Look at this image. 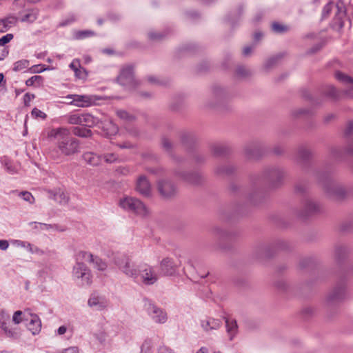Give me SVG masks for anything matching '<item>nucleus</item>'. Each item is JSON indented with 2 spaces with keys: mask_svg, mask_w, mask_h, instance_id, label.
Masks as SVG:
<instances>
[{
  "mask_svg": "<svg viewBox=\"0 0 353 353\" xmlns=\"http://www.w3.org/2000/svg\"><path fill=\"white\" fill-rule=\"evenodd\" d=\"M272 30L275 33L281 34L287 32L288 30V27L278 22H274L272 24Z\"/></svg>",
  "mask_w": 353,
  "mask_h": 353,
  "instance_id": "79ce46f5",
  "label": "nucleus"
},
{
  "mask_svg": "<svg viewBox=\"0 0 353 353\" xmlns=\"http://www.w3.org/2000/svg\"><path fill=\"white\" fill-rule=\"evenodd\" d=\"M94 34V33L92 31L83 30V31H80L77 33V39H84V38H86L88 37L92 36Z\"/></svg>",
  "mask_w": 353,
  "mask_h": 353,
  "instance_id": "4d7b16f0",
  "label": "nucleus"
},
{
  "mask_svg": "<svg viewBox=\"0 0 353 353\" xmlns=\"http://www.w3.org/2000/svg\"><path fill=\"white\" fill-rule=\"evenodd\" d=\"M148 37L152 40L161 39L163 37V35L160 32H149Z\"/></svg>",
  "mask_w": 353,
  "mask_h": 353,
  "instance_id": "338daca9",
  "label": "nucleus"
},
{
  "mask_svg": "<svg viewBox=\"0 0 353 353\" xmlns=\"http://www.w3.org/2000/svg\"><path fill=\"white\" fill-rule=\"evenodd\" d=\"M284 176V171L276 166L266 168L263 173V179L272 186L279 185Z\"/></svg>",
  "mask_w": 353,
  "mask_h": 353,
  "instance_id": "6e6552de",
  "label": "nucleus"
},
{
  "mask_svg": "<svg viewBox=\"0 0 353 353\" xmlns=\"http://www.w3.org/2000/svg\"><path fill=\"white\" fill-rule=\"evenodd\" d=\"M175 175L189 184L196 185L201 181V175L197 172L184 173L176 171Z\"/></svg>",
  "mask_w": 353,
  "mask_h": 353,
  "instance_id": "6ab92c4d",
  "label": "nucleus"
},
{
  "mask_svg": "<svg viewBox=\"0 0 353 353\" xmlns=\"http://www.w3.org/2000/svg\"><path fill=\"white\" fill-rule=\"evenodd\" d=\"M345 295V286L343 283L338 284L328 296L330 302L342 300Z\"/></svg>",
  "mask_w": 353,
  "mask_h": 353,
  "instance_id": "412c9836",
  "label": "nucleus"
},
{
  "mask_svg": "<svg viewBox=\"0 0 353 353\" xmlns=\"http://www.w3.org/2000/svg\"><path fill=\"white\" fill-rule=\"evenodd\" d=\"M222 324L220 319H216L211 317H208L205 319L201 320V326L205 332H209L212 330L219 329Z\"/></svg>",
  "mask_w": 353,
  "mask_h": 353,
  "instance_id": "5701e85b",
  "label": "nucleus"
},
{
  "mask_svg": "<svg viewBox=\"0 0 353 353\" xmlns=\"http://www.w3.org/2000/svg\"><path fill=\"white\" fill-rule=\"evenodd\" d=\"M30 224H34L35 228H38V225L39 226V228L41 230H49L51 228H54V225L47 224V223H42L39 222H32Z\"/></svg>",
  "mask_w": 353,
  "mask_h": 353,
  "instance_id": "13d9d810",
  "label": "nucleus"
},
{
  "mask_svg": "<svg viewBox=\"0 0 353 353\" xmlns=\"http://www.w3.org/2000/svg\"><path fill=\"white\" fill-rule=\"evenodd\" d=\"M263 146L259 143H250L244 149V154L248 159H256L263 154Z\"/></svg>",
  "mask_w": 353,
  "mask_h": 353,
  "instance_id": "f8f14e48",
  "label": "nucleus"
},
{
  "mask_svg": "<svg viewBox=\"0 0 353 353\" xmlns=\"http://www.w3.org/2000/svg\"><path fill=\"white\" fill-rule=\"evenodd\" d=\"M234 168L231 165H224L216 169V173L219 175H230L234 171Z\"/></svg>",
  "mask_w": 353,
  "mask_h": 353,
  "instance_id": "c9c22d12",
  "label": "nucleus"
},
{
  "mask_svg": "<svg viewBox=\"0 0 353 353\" xmlns=\"http://www.w3.org/2000/svg\"><path fill=\"white\" fill-rule=\"evenodd\" d=\"M99 124V119L89 113L81 114V126L92 128Z\"/></svg>",
  "mask_w": 353,
  "mask_h": 353,
  "instance_id": "cd10ccee",
  "label": "nucleus"
},
{
  "mask_svg": "<svg viewBox=\"0 0 353 353\" xmlns=\"http://www.w3.org/2000/svg\"><path fill=\"white\" fill-rule=\"evenodd\" d=\"M0 161L5 170L10 174L17 172V167L14 162L7 156L1 157Z\"/></svg>",
  "mask_w": 353,
  "mask_h": 353,
  "instance_id": "bb28decb",
  "label": "nucleus"
},
{
  "mask_svg": "<svg viewBox=\"0 0 353 353\" xmlns=\"http://www.w3.org/2000/svg\"><path fill=\"white\" fill-rule=\"evenodd\" d=\"M347 252V248L344 245H339L336 248L335 254L336 256L340 259L341 257L345 256Z\"/></svg>",
  "mask_w": 353,
  "mask_h": 353,
  "instance_id": "09e8293b",
  "label": "nucleus"
},
{
  "mask_svg": "<svg viewBox=\"0 0 353 353\" xmlns=\"http://www.w3.org/2000/svg\"><path fill=\"white\" fill-rule=\"evenodd\" d=\"M322 92L324 95L332 99H336L339 96V91L331 85H325Z\"/></svg>",
  "mask_w": 353,
  "mask_h": 353,
  "instance_id": "473e14b6",
  "label": "nucleus"
},
{
  "mask_svg": "<svg viewBox=\"0 0 353 353\" xmlns=\"http://www.w3.org/2000/svg\"><path fill=\"white\" fill-rule=\"evenodd\" d=\"M14 36L12 34L9 33L7 34L2 37L0 38V46H3L6 43H9L12 39Z\"/></svg>",
  "mask_w": 353,
  "mask_h": 353,
  "instance_id": "6e6d98bb",
  "label": "nucleus"
},
{
  "mask_svg": "<svg viewBox=\"0 0 353 353\" xmlns=\"http://www.w3.org/2000/svg\"><path fill=\"white\" fill-rule=\"evenodd\" d=\"M317 179L330 196L335 199H342L345 195L344 188L332 179L330 173L318 174Z\"/></svg>",
  "mask_w": 353,
  "mask_h": 353,
  "instance_id": "f03ea898",
  "label": "nucleus"
},
{
  "mask_svg": "<svg viewBox=\"0 0 353 353\" xmlns=\"http://www.w3.org/2000/svg\"><path fill=\"white\" fill-rule=\"evenodd\" d=\"M119 83L129 90L135 88L138 85L134 77V66L132 65H127L122 68L118 77Z\"/></svg>",
  "mask_w": 353,
  "mask_h": 353,
  "instance_id": "0eeeda50",
  "label": "nucleus"
},
{
  "mask_svg": "<svg viewBox=\"0 0 353 353\" xmlns=\"http://www.w3.org/2000/svg\"><path fill=\"white\" fill-rule=\"evenodd\" d=\"M77 20V17L74 14H70L65 19L61 21L59 23L60 26H68Z\"/></svg>",
  "mask_w": 353,
  "mask_h": 353,
  "instance_id": "8fccbe9b",
  "label": "nucleus"
},
{
  "mask_svg": "<svg viewBox=\"0 0 353 353\" xmlns=\"http://www.w3.org/2000/svg\"><path fill=\"white\" fill-rule=\"evenodd\" d=\"M37 17L38 11L36 10H30L22 17L21 21L22 22L32 23L37 19Z\"/></svg>",
  "mask_w": 353,
  "mask_h": 353,
  "instance_id": "f704fd0d",
  "label": "nucleus"
},
{
  "mask_svg": "<svg viewBox=\"0 0 353 353\" xmlns=\"http://www.w3.org/2000/svg\"><path fill=\"white\" fill-rule=\"evenodd\" d=\"M30 319L29 323L27 324V327L33 335L38 334L41 330V321L36 314L30 313Z\"/></svg>",
  "mask_w": 353,
  "mask_h": 353,
  "instance_id": "4be33fe9",
  "label": "nucleus"
},
{
  "mask_svg": "<svg viewBox=\"0 0 353 353\" xmlns=\"http://www.w3.org/2000/svg\"><path fill=\"white\" fill-rule=\"evenodd\" d=\"M30 62L27 59L19 60L13 63L12 70L14 72H19L28 68Z\"/></svg>",
  "mask_w": 353,
  "mask_h": 353,
  "instance_id": "58836bf2",
  "label": "nucleus"
},
{
  "mask_svg": "<svg viewBox=\"0 0 353 353\" xmlns=\"http://www.w3.org/2000/svg\"><path fill=\"white\" fill-rule=\"evenodd\" d=\"M143 302L145 312L154 323L163 324L168 321V314L163 309L158 307L147 298L143 299Z\"/></svg>",
  "mask_w": 353,
  "mask_h": 353,
  "instance_id": "423d86ee",
  "label": "nucleus"
},
{
  "mask_svg": "<svg viewBox=\"0 0 353 353\" xmlns=\"http://www.w3.org/2000/svg\"><path fill=\"white\" fill-rule=\"evenodd\" d=\"M158 190L163 197H170L175 194V185L170 180H159L157 183Z\"/></svg>",
  "mask_w": 353,
  "mask_h": 353,
  "instance_id": "4468645a",
  "label": "nucleus"
},
{
  "mask_svg": "<svg viewBox=\"0 0 353 353\" xmlns=\"http://www.w3.org/2000/svg\"><path fill=\"white\" fill-rule=\"evenodd\" d=\"M35 97L34 94H30V93H26L24 95H23V101H24V104L26 105H29V103L32 100L34 99Z\"/></svg>",
  "mask_w": 353,
  "mask_h": 353,
  "instance_id": "0e129e2a",
  "label": "nucleus"
},
{
  "mask_svg": "<svg viewBox=\"0 0 353 353\" xmlns=\"http://www.w3.org/2000/svg\"><path fill=\"white\" fill-rule=\"evenodd\" d=\"M10 315L8 312L2 310L0 311V327L3 330L8 337L16 339L17 337V332L8 327L10 323Z\"/></svg>",
  "mask_w": 353,
  "mask_h": 353,
  "instance_id": "ddd939ff",
  "label": "nucleus"
},
{
  "mask_svg": "<svg viewBox=\"0 0 353 353\" xmlns=\"http://www.w3.org/2000/svg\"><path fill=\"white\" fill-rule=\"evenodd\" d=\"M94 255L87 251L81 250L77 252L74 255V259L76 263H84L83 261L90 262L93 260Z\"/></svg>",
  "mask_w": 353,
  "mask_h": 353,
  "instance_id": "c756f323",
  "label": "nucleus"
},
{
  "mask_svg": "<svg viewBox=\"0 0 353 353\" xmlns=\"http://www.w3.org/2000/svg\"><path fill=\"white\" fill-rule=\"evenodd\" d=\"M118 157L114 153L104 154L102 156V161H105L107 163H112L117 161Z\"/></svg>",
  "mask_w": 353,
  "mask_h": 353,
  "instance_id": "de8ad7c7",
  "label": "nucleus"
},
{
  "mask_svg": "<svg viewBox=\"0 0 353 353\" xmlns=\"http://www.w3.org/2000/svg\"><path fill=\"white\" fill-rule=\"evenodd\" d=\"M82 158L87 164L92 166H97L102 163V156L92 152L83 153Z\"/></svg>",
  "mask_w": 353,
  "mask_h": 353,
  "instance_id": "b1692460",
  "label": "nucleus"
},
{
  "mask_svg": "<svg viewBox=\"0 0 353 353\" xmlns=\"http://www.w3.org/2000/svg\"><path fill=\"white\" fill-rule=\"evenodd\" d=\"M72 132L74 135L82 138L90 137L92 135V131L90 129L81 125L72 128Z\"/></svg>",
  "mask_w": 353,
  "mask_h": 353,
  "instance_id": "7c9ffc66",
  "label": "nucleus"
},
{
  "mask_svg": "<svg viewBox=\"0 0 353 353\" xmlns=\"http://www.w3.org/2000/svg\"><path fill=\"white\" fill-rule=\"evenodd\" d=\"M153 343L151 339H145L141 346L140 353H152Z\"/></svg>",
  "mask_w": 353,
  "mask_h": 353,
  "instance_id": "a19ab883",
  "label": "nucleus"
},
{
  "mask_svg": "<svg viewBox=\"0 0 353 353\" xmlns=\"http://www.w3.org/2000/svg\"><path fill=\"white\" fill-rule=\"evenodd\" d=\"M49 137L54 139L59 150L65 156L72 155L79 152V141L70 135L68 128H54L49 132Z\"/></svg>",
  "mask_w": 353,
  "mask_h": 353,
  "instance_id": "f257e3e1",
  "label": "nucleus"
},
{
  "mask_svg": "<svg viewBox=\"0 0 353 353\" xmlns=\"http://www.w3.org/2000/svg\"><path fill=\"white\" fill-rule=\"evenodd\" d=\"M335 77L339 81L348 86L345 93L348 97H353V78L340 71L335 73Z\"/></svg>",
  "mask_w": 353,
  "mask_h": 353,
  "instance_id": "f3484780",
  "label": "nucleus"
},
{
  "mask_svg": "<svg viewBox=\"0 0 353 353\" xmlns=\"http://www.w3.org/2000/svg\"><path fill=\"white\" fill-rule=\"evenodd\" d=\"M15 243L18 246L26 248L29 252L32 254H35L40 256L44 254V252L42 250L29 242L17 240Z\"/></svg>",
  "mask_w": 353,
  "mask_h": 353,
  "instance_id": "a878e982",
  "label": "nucleus"
},
{
  "mask_svg": "<svg viewBox=\"0 0 353 353\" xmlns=\"http://www.w3.org/2000/svg\"><path fill=\"white\" fill-rule=\"evenodd\" d=\"M177 267L173 259L169 257L163 259L159 263L160 270L165 276L174 275L176 273Z\"/></svg>",
  "mask_w": 353,
  "mask_h": 353,
  "instance_id": "2eb2a0df",
  "label": "nucleus"
},
{
  "mask_svg": "<svg viewBox=\"0 0 353 353\" xmlns=\"http://www.w3.org/2000/svg\"><path fill=\"white\" fill-rule=\"evenodd\" d=\"M157 353H175L172 349L166 346V345H161L157 349Z\"/></svg>",
  "mask_w": 353,
  "mask_h": 353,
  "instance_id": "680f3d73",
  "label": "nucleus"
},
{
  "mask_svg": "<svg viewBox=\"0 0 353 353\" xmlns=\"http://www.w3.org/2000/svg\"><path fill=\"white\" fill-rule=\"evenodd\" d=\"M54 198L55 200L59 201L60 203H66L68 201V198L66 197L65 194L63 192H61L60 190H59L58 192L54 194Z\"/></svg>",
  "mask_w": 353,
  "mask_h": 353,
  "instance_id": "864d4df0",
  "label": "nucleus"
},
{
  "mask_svg": "<svg viewBox=\"0 0 353 353\" xmlns=\"http://www.w3.org/2000/svg\"><path fill=\"white\" fill-rule=\"evenodd\" d=\"M99 128L101 129L104 136L110 138L115 135L119 130L118 127L110 119H105L103 121H99Z\"/></svg>",
  "mask_w": 353,
  "mask_h": 353,
  "instance_id": "dca6fc26",
  "label": "nucleus"
},
{
  "mask_svg": "<svg viewBox=\"0 0 353 353\" xmlns=\"http://www.w3.org/2000/svg\"><path fill=\"white\" fill-rule=\"evenodd\" d=\"M43 79L41 76H32L26 81V85L27 86H33L35 83H37L40 85L43 83Z\"/></svg>",
  "mask_w": 353,
  "mask_h": 353,
  "instance_id": "37998d69",
  "label": "nucleus"
},
{
  "mask_svg": "<svg viewBox=\"0 0 353 353\" xmlns=\"http://www.w3.org/2000/svg\"><path fill=\"white\" fill-rule=\"evenodd\" d=\"M136 189L141 194L145 196H149L150 195V183L145 176H141L137 179Z\"/></svg>",
  "mask_w": 353,
  "mask_h": 353,
  "instance_id": "aec40b11",
  "label": "nucleus"
},
{
  "mask_svg": "<svg viewBox=\"0 0 353 353\" xmlns=\"http://www.w3.org/2000/svg\"><path fill=\"white\" fill-rule=\"evenodd\" d=\"M321 205L310 199H305L303 202V209L298 213V216L301 218H307L313 214L321 212Z\"/></svg>",
  "mask_w": 353,
  "mask_h": 353,
  "instance_id": "9d476101",
  "label": "nucleus"
},
{
  "mask_svg": "<svg viewBox=\"0 0 353 353\" xmlns=\"http://www.w3.org/2000/svg\"><path fill=\"white\" fill-rule=\"evenodd\" d=\"M336 8L338 12L336 13L334 20L339 26L342 28L344 26L343 18L345 16V10L343 7L340 6L339 4L336 5Z\"/></svg>",
  "mask_w": 353,
  "mask_h": 353,
  "instance_id": "72a5a7b5",
  "label": "nucleus"
},
{
  "mask_svg": "<svg viewBox=\"0 0 353 353\" xmlns=\"http://www.w3.org/2000/svg\"><path fill=\"white\" fill-rule=\"evenodd\" d=\"M116 114L119 119L126 122L132 121L135 119L133 114L129 113L125 110H117L116 111Z\"/></svg>",
  "mask_w": 353,
  "mask_h": 353,
  "instance_id": "4c0bfd02",
  "label": "nucleus"
},
{
  "mask_svg": "<svg viewBox=\"0 0 353 353\" xmlns=\"http://www.w3.org/2000/svg\"><path fill=\"white\" fill-rule=\"evenodd\" d=\"M226 331L230 341L233 340L238 332V325L234 319L225 318Z\"/></svg>",
  "mask_w": 353,
  "mask_h": 353,
  "instance_id": "393cba45",
  "label": "nucleus"
},
{
  "mask_svg": "<svg viewBox=\"0 0 353 353\" xmlns=\"http://www.w3.org/2000/svg\"><path fill=\"white\" fill-rule=\"evenodd\" d=\"M139 276H141L142 282L147 285L154 284L158 280V276L153 267L148 264H142L139 266Z\"/></svg>",
  "mask_w": 353,
  "mask_h": 353,
  "instance_id": "1a4fd4ad",
  "label": "nucleus"
},
{
  "mask_svg": "<svg viewBox=\"0 0 353 353\" xmlns=\"http://www.w3.org/2000/svg\"><path fill=\"white\" fill-rule=\"evenodd\" d=\"M212 150L216 156H221L226 153L228 148L225 145L222 144H216L213 145Z\"/></svg>",
  "mask_w": 353,
  "mask_h": 353,
  "instance_id": "c03bdc74",
  "label": "nucleus"
},
{
  "mask_svg": "<svg viewBox=\"0 0 353 353\" xmlns=\"http://www.w3.org/2000/svg\"><path fill=\"white\" fill-rule=\"evenodd\" d=\"M109 304L108 300L105 296L93 293L88 300V306L95 311H102L105 310Z\"/></svg>",
  "mask_w": 353,
  "mask_h": 353,
  "instance_id": "9b49d317",
  "label": "nucleus"
},
{
  "mask_svg": "<svg viewBox=\"0 0 353 353\" xmlns=\"http://www.w3.org/2000/svg\"><path fill=\"white\" fill-rule=\"evenodd\" d=\"M22 312L20 310L16 311L12 316V321L15 324H19L22 322Z\"/></svg>",
  "mask_w": 353,
  "mask_h": 353,
  "instance_id": "bf43d9fd",
  "label": "nucleus"
},
{
  "mask_svg": "<svg viewBox=\"0 0 353 353\" xmlns=\"http://www.w3.org/2000/svg\"><path fill=\"white\" fill-rule=\"evenodd\" d=\"M46 70H47V68H45L44 65L40 64V65H34L32 66L30 68V72L32 73H41Z\"/></svg>",
  "mask_w": 353,
  "mask_h": 353,
  "instance_id": "5fc2aeb1",
  "label": "nucleus"
},
{
  "mask_svg": "<svg viewBox=\"0 0 353 353\" xmlns=\"http://www.w3.org/2000/svg\"><path fill=\"white\" fill-rule=\"evenodd\" d=\"M114 263L118 268L128 277L134 281L139 279V266L132 262L129 256L125 254H118L114 258Z\"/></svg>",
  "mask_w": 353,
  "mask_h": 353,
  "instance_id": "7ed1b4c3",
  "label": "nucleus"
},
{
  "mask_svg": "<svg viewBox=\"0 0 353 353\" xmlns=\"http://www.w3.org/2000/svg\"><path fill=\"white\" fill-rule=\"evenodd\" d=\"M282 55L281 54H277L276 56L272 57L269 58L266 62L265 63V68L266 69H269L278 62V61L281 58Z\"/></svg>",
  "mask_w": 353,
  "mask_h": 353,
  "instance_id": "49530a36",
  "label": "nucleus"
},
{
  "mask_svg": "<svg viewBox=\"0 0 353 353\" xmlns=\"http://www.w3.org/2000/svg\"><path fill=\"white\" fill-rule=\"evenodd\" d=\"M17 22V18L14 16H9L0 20V32H4L14 26Z\"/></svg>",
  "mask_w": 353,
  "mask_h": 353,
  "instance_id": "c85d7f7f",
  "label": "nucleus"
},
{
  "mask_svg": "<svg viewBox=\"0 0 353 353\" xmlns=\"http://www.w3.org/2000/svg\"><path fill=\"white\" fill-rule=\"evenodd\" d=\"M236 74L239 77H245L248 76L250 72L244 66L240 65L236 68Z\"/></svg>",
  "mask_w": 353,
  "mask_h": 353,
  "instance_id": "603ef678",
  "label": "nucleus"
},
{
  "mask_svg": "<svg viewBox=\"0 0 353 353\" xmlns=\"http://www.w3.org/2000/svg\"><path fill=\"white\" fill-rule=\"evenodd\" d=\"M67 122L72 125H81V114L74 113L68 115Z\"/></svg>",
  "mask_w": 353,
  "mask_h": 353,
  "instance_id": "ea45409f",
  "label": "nucleus"
},
{
  "mask_svg": "<svg viewBox=\"0 0 353 353\" xmlns=\"http://www.w3.org/2000/svg\"><path fill=\"white\" fill-rule=\"evenodd\" d=\"M56 353H79V348L75 346L70 347Z\"/></svg>",
  "mask_w": 353,
  "mask_h": 353,
  "instance_id": "69168bd1",
  "label": "nucleus"
},
{
  "mask_svg": "<svg viewBox=\"0 0 353 353\" xmlns=\"http://www.w3.org/2000/svg\"><path fill=\"white\" fill-rule=\"evenodd\" d=\"M31 114L34 118H41L42 119H45L47 117L46 114L41 110H39L37 108L32 109L31 112Z\"/></svg>",
  "mask_w": 353,
  "mask_h": 353,
  "instance_id": "3c124183",
  "label": "nucleus"
},
{
  "mask_svg": "<svg viewBox=\"0 0 353 353\" xmlns=\"http://www.w3.org/2000/svg\"><path fill=\"white\" fill-rule=\"evenodd\" d=\"M90 263H92L94 268L99 271H104L107 268L106 263L97 256H94L93 260L90 261Z\"/></svg>",
  "mask_w": 353,
  "mask_h": 353,
  "instance_id": "e433bc0d",
  "label": "nucleus"
},
{
  "mask_svg": "<svg viewBox=\"0 0 353 353\" xmlns=\"http://www.w3.org/2000/svg\"><path fill=\"white\" fill-rule=\"evenodd\" d=\"M18 196L20 198H21L23 200L28 202L30 204H32L34 202V198L30 192L22 191V192H18Z\"/></svg>",
  "mask_w": 353,
  "mask_h": 353,
  "instance_id": "a18cd8bd",
  "label": "nucleus"
},
{
  "mask_svg": "<svg viewBox=\"0 0 353 353\" xmlns=\"http://www.w3.org/2000/svg\"><path fill=\"white\" fill-rule=\"evenodd\" d=\"M346 150L348 154L353 155V137L349 141L348 145Z\"/></svg>",
  "mask_w": 353,
  "mask_h": 353,
  "instance_id": "774afa93",
  "label": "nucleus"
},
{
  "mask_svg": "<svg viewBox=\"0 0 353 353\" xmlns=\"http://www.w3.org/2000/svg\"><path fill=\"white\" fill-rule=\"evenodd\" d=\"M312 156L311 152L305 146H301L297 151V159L301 161H307Z\"/></svg>",
  "mask_w": 353,
  "mask_h": 353,
  "instance_id": "2f4dec72",
  "label": "nucleus"
},
{
  "mask_svg": "<svg viewBox=\"0 0 353 353\" xmlns=\"http://www.w3.org/2000/svg\"><path fill=\"white\" fill-rule=\"evenodd\" d=\"M68 99H72L71 104L78 107H88L93 103L92 98L88 95L69 94Z\"/></svg>",
  "mask_w": 353,
  "mask_h": 353,
  "instance_id": "a211bd4d",
  "label": "nucleus"
},
{
  "mask_svg": "<svg viewBox=\"0 0 353 353\" xmlns=\"http://www.w3.org/2000/svg\"><path fill=\"white\" fill-rule=\"evenodd\" d=\"M72 278L79 287L90 286L92 283L91 270L85 263H75L72 271Z\"/></svg>",
  "mask_w": 353,
  "mask_h": 353,
  "instance_id": "20e7f679",
  "label": "nucleus"
},
{
  "mask_svg": "<svg viewBox=\"0 0 353 353\" xmlns=\"http://www.w3.org/2000/svg\"><path fill=\"white\" fill-rule=\"evenodd\" d=\"M119 205L125 211L142 217L147 216L148 214V208L144 203L139 199L134 197L125 196L121 199Z\"/></svg>",
  "mask_w": 353,
  "mask_h": 353,
  "instance_id": "39448f33",
  "label": "nucleus"
},
{
  "mask_svg": "<svg viewBox=\"0 0 353 353\" xmlns=\"http://www.w3.org/2000/svg\"><path fill=\"white\" fill-rule=\"evenodd\" d=\"M353 132V121H350L347 123V125L345 129V136L346 137H350Z\"/></svg>",
  "mask_w": 353,
  "mask_h": 353,
  "instance_id": "052dcab7",
  "label": "nucleus"
},
{
  "mask_svg": "<svg viewBox=\"0 0 353 353\" xmlns=\"http://www.w3.org/2000/svg\"><path fill=\"white\" fill-rule=\"evenodd\" d=\"M162 145L163 149L170 152L172 148V144L170 141L167 138H163L162 139Z\"/></svg>",
  "mask_w": 353,
  "mask_h": 353,
  "instance_id": "e2e57ef3",
  "label": "nucleus"
}]
</instances>
